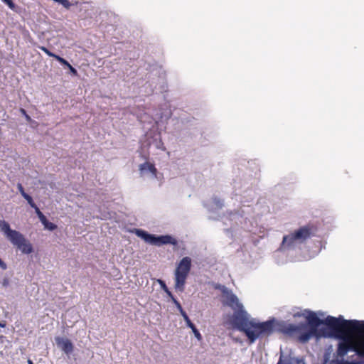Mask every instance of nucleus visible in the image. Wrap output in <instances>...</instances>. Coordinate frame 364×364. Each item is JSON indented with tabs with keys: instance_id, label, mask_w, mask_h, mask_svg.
<instances>
[{
	"instance_id": "1",
	"label": "nucleus",
	"mask_w": 364,
	"mask_h": 364,
	"mask_svg": "<svg viewBox=\"0 0 364 364\" xmlns=\"http://www.w3.org/2000/svg\"><path fill=\"white\" fill-rule=\"evenodd\" d=\"M306 318L308 323H282L280 325V331L290 336H296L298 341L304 343L314 336H328L325 330L318 329V326L323 324L341 339L336 350L338 357L343 358L348 351L353 350L358 357L364 358L363 321L346 320L341 316L336 318L331 316L322 320L313 311H308Z\"/></svg>"
},
{
	"instance_id": "2",
	"label": "nucleus",
	"mask_w": 364,
	"mask_h": 364,
	"mask_svg": "<svg viewBox=\"0 0 364 364\" xmlns=\"http://www.w3.org/2000/svg\"><path fill=\"white\" fill-rule=\"evenodd\" d=\"M216 289L222 293L223 305L230 307L236 311L232 316V324L238 331L245 333L250 343H254L259 337L268 336L274 331V319L262 323L250 320L247 312L243 310L242 304L232 291L224 285L218 284Z\"/></svg>"
},
{
	"instance_id": "3",
	"label": "nucleus",
	"mask_w": 364,
	"mask_h": 364,
	"mask_svg": "<svg viewBox=\"0 0 364 364\" xmlns=\"http://www.w3.org/2000/svg\"><path fill=\"white\" fill-rule=\"evenodd\" d=\"M316 228L312 224L299 228L293 232L284 235L282 240V245L287 247H294L296 244L304 242L306 240L314 235Z\"/></svg>"
},
{
	"instance_id": "4",
	"label": "nucleus",
	"mask_w": 364,
	"mask_h": 364,
	"mask_svg": "<svg viewBox=\"0 0 364 364\" xmlns=\"http://www.w3.org/2000/svg\"><path fill=\"white\" fill-rule=\"evenodd\" d=\"M191 268V259L188 257H183L177 265L175 276V289L183 292L185 289V284Z\"/></svg>"
},
{
	"instance_id": "5",
	"label": "nucleus",
	"mask_w": 364,
	"mask_h": 364,
	"mask_svg": "<svg viewBox=\"0 0 364 364\" xmlns=\"http://www.w3.org/2000/svg\"><path fill=\"white\" fill-rule=\"evenodd\" d=\"M135 233L137 236L142 238L146 242L160 245L163 244H172L176 245L177 243L176 239L173 238L170 235H164L156 237L155 235L149 234L144 230L136 229Z\"/></svg>"
},
{
	"instance_id": "6",
	"label": "nucleus",
	"mask_w": 364,
	"mask_h": 364,
	"mask_svg": "<svg viewBox=\"0 0 364 364\" xmlns=\"http://www.w3.org/2000/svg\"><path fill=\"white\" fill-rule=\"evenodd\" d=\"M10 242L23 254L33 252L32 244L20 232Z\"/></svg>"
},
{
	"instance_id": "7",
	"label": "nucleus",
	"mask_w": 364,
	"mask_h": 364,
	"mask_svg": "<svg viewBox=\"0 0 364 364\" xmlns=\"http://www.w3.org/2000/svg\"><path fill=\"white\" fill-rule=\"evenodd\" d=\"M0 228L10 241L19 232L18 231L11 230L9 224L4 220L0 221Z\"/></svg>"
},
{
	"instance_id": "8",
	"label": "nucleus",
	"mask_w": 364,
	"mask_h": 364,
	"mask_svg": "<svg viewBox=\"0 0 364 364\" xmlns=\"http://www.w3.org/2000/svg\"><path fill=\"white\" fill-rule=\"evenodd\" d=\"M56 342L57 344L60 346L62 350H63L66 354H70L73 352V345L69 339L58 338L56 339Z\"/></svg>"
},
{
	"instance_id": "9",
	"label": "nucleus",
	"mask_w": 364,
	"mask_h": 364,
	"mask_svg": "<svg viewBox=\"0 0 364 364\" xmlns=\"http://www.w3.org/2000/svg\"><path fill=\"white\" fill-rule=\"evenodd\" d=\"M277 364H300V360L291 354L284 355L281 353Z\"/></svg>"
},
{
	"instance_id": "10",
	"label": "nucleus",
	"mask_w": 364,
	"mask_h": 364,
	"mask_svg": "<svg viewBox=\"0 0 364 364\" xmlns=\"http://www.w3.org/2000/svg\"><path fill=\"white\" fill-rule=\"evenodd\" d=\"M139 170H140L141 173H143L145 170H148L155 177L156 176L157 170H156L155 166L153 164H151L149 162H145L144 164H141L139 166Z\"/></svg>"
},
{
	"instance_id": "11",
	"label": "nucleus",
	"mask_w": 364,
	"mask_h": 364,
	"mask_svg": "<svg viewBox=\"0 0 364 364\" xmlns=\"http://www.w3.org/2000/svg\"><path fill=\"white\" fill-rule=\"evenodd\" d=\"M53 58L55 59H56L62 65H63L65 66H69V70L73 75H77V70L75 68H74L66 60H65L64 58H61L60 56H59L56 54H55V56H53Z\"/></svg>"
},
{
	"instance_id": "12",
	"label": "nucleus",
	"mask_w": 364,
	"mask_h": 364,
	"mask_svg": "<svg viewBox=\"0 0 364 364\" xmlns=\"http://www.w3.org/2000/svg\"><path fill=\"white\" fill-rule=\"evenodd\" d=\"M186 325L188 327L191 328L193 333H194L195 336L198 341H200L202 339L201 334L198 331V330L196 328V326L191 322V321H188L186 323Z\"/></svg>"
},
{
	"instance_id": "13",
	"label": "nucleus",
	"mask_w": 364,
	"mask_h": 364,
	"mask_svg": "<svg viewBox=\"0 0 364 364\" xmlns=\"http://www.w3.org/2000/svg\"><path fill=\"white\" fill-rule=\"evenodd\" d=\"M43 225H44L45 228H46L50 231H53L57 228L56 225H55L54 223H53L51 222H49L48 220Z\"/></svg>"
},
{
	"instance_id": "14",
	"label": "nucleus",
	"mask_w": 364,
	"mask_h": 364,
	"mask_svg": "<svg viewBox=\"0 0 364 364\" xmlns=\"http://www.w3.org/2000/svg\"><path fill=\"white\" fill-rule=\"evenodd\" d=\"M23 197L27 200L28 203L31 205V207L33 208L36 205V203L33 202V198L31 196L26 193Z\"/></svg>"
},
{
	"instance_id": "15",
	"label": "nucleus",
	"mask_w": 364,
	"mask_h": 364,
	"mask_svg": "<svg viewBox=\"0 0 364 364\" xmlns=\"http://www.w3.org/2000/svg\"><path fill=\"white\" fill-rule=\"evenodd\" d=\"M38 48L43 50L44 53H46L48 56L50 57H53L55 56V53L50 52L47 48H46L45 46H38Z\"/></svg>"
},
{
	"instance_id": "16",
	"label": "nucleus",
	"mask_w": 364,
	"mask_h": 364,
	"mask_svg": "<svg viewBox=\"0 0 364 364\" xmlns=\"http://www.w3.org/2000/svg\"><path fill=\"white\" fill-rule=\"evenodd\" d=\"M3 2H4L11 9H15V4L13 2L12 0H2Z\"/></svg>"
},
{
	"instance_id": "17",
	"label": "nucleus",
	"mask_w": 364,
	"mask_h": 364,
	"mask_svg": "<svg viewBox=\"0 0 364 364\" xmlns=\"http://www.w3.org/2000/svg\"><path fill=\"white\" fill-rule=\"evenodd\" d=\"M180 314L183 316V319L185 320L186 323H187L188 321H191L189 317L188 316L186 312L182 309L181 310H179Z\"/></svg>"
},
{
	"instance_id": "18",
	"label": "nucleus",
	"mask_w": 364,
	"mask_h": 364,
	"mask_svg": "<svg viewBox=\"0 0 364 364\" xmlns=\"http://www.w3.org/2000/svg\"><path fill=\"white\" fill-rule=\"evenodd\" d=\"M20 112L23 115H24L28 122H30L31 120V117L27 114L26 111L23 108H21Z\"/></svg>"
},
{
	"instance_id": "19",
	"label": "nucleus",
	"mask_w": 364,
	"mask_h": 364,
	"mask_svg": "<svg viewBox=\"0 0 364 364\" xmlns=\"http://www.w3.org/2000/svg\"><path fill=\"white\" fill-rule=\"evenodd\" d=\"M173 304L176 305V308L179 310H181L182 311V306L181 305V304L179 303V301L176 299V298H173Z\"/></svg>"
},
{
	"instance_id": "20",
	"label": "nucleus",
	"mask_w": 364,
	"mask_h": 364,
	"mask_svg": "<svg viewBox=\"0 0 364 364\" xmlns=\"http://www.w3.org/2000/svg\"><path fill=\"white\" fill-rule=\"evenodd\" d=\"M17 188L22 196H23L26 193L21 183H18Z\"/></svg>"
},
{
	"instance_id": "21",
	"label": "nucleus",
	"mask_w": 364,
	"mask_h": 364,
	"mask_svg": "<svg viewBox=\"0 0 364 364\" xmlns=\"http://www.w3.org/2000/svg\"><path fill=\"white\" fill-rule=\"evenodd\" d=\"M159 282L161 284V287L164 291H166L168 289V288L167 287V286L166 285V284L164 281L159 280Z\"/></svg>"
},
{
	"instance_id": "22",
	"label": "nucleus",
	"mask_w": 364,
	"mask_h": 364,
	"mask_svg": "<svg viewBox=\"0 0 364 364\" xmlns=\"http://www.w3.org/2000/svg\"><path fill=\"white\" fill-rule=\"evenodd\" d=\"M33 208L35 209L36 213L37 214L38 217L39 218L40 215H43V213L40 210L38 207L36 205Z\"/></svg>"
},
{
	"instance_id": "23",
	"label": "nucleus",
	"mask_w": 364,
	"mask_h": 364,
	"mask_svg": "<svg viewBox=\"0 0 364 364\" xmlns=\"http://www.w3.org/2000/svg\"><path fill=\"white\" fill-rule=\"evenodd\" d=\"M38 218L43 225H44L48 221L46 217L43 214L40 215V217Z\"/></svg>"
},
{
	"instance_id": "24",
	"label": "nucleus",
	"mask_w": 364,
	"mask_h": 364,
	"mask_svg": "<svg viewBox=\"0 0 364 364\" xmlns=\"http://www.w3.org/2000/svg\"><path fill=\"white\" fill-rule=\"evenodd\" d=\"M0 267L3 269H6L7 268L6 264L4 261H2L1 258H0Z\"/></svg>"
},
{
	"instance_id": "25",
	"label": "nucleus",
	"mask_w": 364,
	"mask_h": 364,
	"mask_svg": "<svg viewBox=\"0 0 364 364\" xmlns=\"http://www.w3.org/2000/svg\"><path fill=\"white\" fill-rule=\"evenodd\" d=\"M167 295L171 299V300L173 301V298H175L174 296L172 294V293L169 291V289H168L167 291H165Z\"/></svg>"
},
{
	"instance_id": "26",
	"label": "nucleus",
	"mask_w": 364,
	"mask_h": 364,
	"mask_svg": "<svg viewBox=\"0 0 364 364\" xmlns=\"http://www.w3.org/2000/svg\"><path fill=\"white\" fill-rule=\"evenodd\" d=\"M300 316H304V314L302 313H296L294 314V317H300Z\"/></svg>"
},
{
	"instance_id": "27",
	"label": "nucleus",
	"mask_w": 364,
	"mask_h": 364,
	"mask_svg": "<svg viewBox=\"0 0 364 364\" xmlns=\"http://www.w3.org/2000/svg\"><path fill=\"white\" fill-rule=\"evenodd\" d=\"M28 364H33V361L30 359L28 360Z\"/></svg>"
},
{
	"instance_id": "28",
	"label": "nucleus",
	"mask_w": 364,
	"mask_h": 364,
	"mask_svg": "<svg viewBox=\"0 0 364 364\" xmlns=\"http://www.w3.org/2000/svg\"><path fill=\"white\" fill-rule=\"evenodd\" d=\"M0 326H1V327H4V326H5V325H4V324H2L1 323H0Z\"/></svg>"
}]
</instances>
